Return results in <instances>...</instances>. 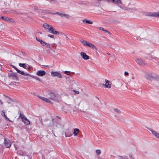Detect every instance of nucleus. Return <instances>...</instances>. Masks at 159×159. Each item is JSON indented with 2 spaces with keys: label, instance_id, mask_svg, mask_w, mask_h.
<instances>
[{
  "label": "nucleus",
  "instance_id": "f257e3e1",
  "mask_svg": "<svg viewBox=\"0 0 159 159\" xmlns=\"http://www.w3.org/2000/svg\"><path fill=\"white\" fill-rule=\"evenodd\" d=\"M43 26L46 31L47 32L57 35L59 34V33L58 31H55L54 30L53 27L51 25L45 23L43 24Z\"/></svg>",
  "mask_w": 159,
  "mask_h": 159
},
{
  "label": "nucleus",
  "instance_id": "f03ea898",
  "mask_svg": "<svg viewBox=\"0 0 159 159\" xmlns=\"http://www.w3.org/2000/svg\"><path fill=\"white\" fill-rule=\"evenodd\" d=\"M80 41L85 46H87L93 49H97L96 47L93 44L91 43L86 41L85 40L81 39Z\"/></svg>",
  "mask_w": 159,
  "mask_h": 159
},
{
  "label": "nucleus",
  "instance_id": "7ed1b4c3",
  "mask_svg": "<svg viewBox=\"0 0 159 159\" xmlns=\"http://www.w3.org/2000/svg\"><path fill=\"white\" fill-rule=\"evenodd\" d=\"M48 96L49 99L55 101H57L58 100V95L53 92L49 93L48 95Z\"/></svg>",
  "mask_w": 159,
  "mask_h": 159
},
{
  "label": "nucleus",
  "instance_id": "20e7f679",
  "mask_svg": "<svg viewBox=\"0 0 159 159\" xmlns=\"http://www.w3.org/2000/svg\"><path fill=\"white\" fill-rule=\"evenodd\" d=\"M134 60L136 63L139 65H146V63L145 61L139 57L135 58Z\"/></svg>",
  "mask_w": 159,
  "mask_h": 159
},
{
  "label": "nucleus",
  "instance_id": "39448f33",
  "mask_svg": "<svg viewBox=\"0 0 159 159\" xmlns=\"http://www.w3.org/2000/svg\"><path fill=\"white\" fill-rule=\"evenodd\" d=\"M146 16H149L152 17H157L159 18V12H146L145 13Z\"/></svg>",
  "mask_w": 159,
  "mask_h": 159
},
{
  "label": "nucleus",
  "instance_id": "423d86ee",
  "mask_svg": "<svg viewBox=\"0 0 159 159\" xmlns=\"http://www.w3.org/2000/svg\"><path fill=\"white\" fill-rule=\"evenodd\" d=\"M12 67L14 68L17 72V73L20 74H21L22 75L25 76H31L30 75L27 73H25L23 71H21L18 70L16 67L15 66L12 65Z\"/></svg>",
  "mask_w": 159,
  "mask_h": 159
},
{
  "label": "nucleus",
  "instance_id": "0eeeda50",
  "mask_svg": "<svg viewBox=\"0 0 159 159\" xmlns=\"http://www.w3.org/2000/svg\"><path fill=\"white\" fill-rule=\"evenodd\" d=\"M51 74L53 77H57L59 78L62 77L61 74L60 73L57 71H52Z\"/></svg>",
  "mask_w": 159,
  "mask_h": 159
},
{
  "label": "nucleus",
  "instance_id": "6e6552de",
  "mask_svg": "<svg viewBox=\"0 0 159 159\" xmlns=\"http://www.w3.org/2000/svg\"><path fill=\"white\" fill-rule=\"evenodd\" d=\"M4 143L5 146L7 148H9L11 145V143L10 140L5 139L4 141Z\"/></svg>",
  "mask_w": 159,
  "mask_h": 159
},
{
  "label": "nucleus",
  "instance_id": "1a4fd4ad",
  "mask_svg": "<svg viewBox=\"0 0 159 159\" xmlns=\"http://www.w3.org/2000/svg\"><path fill=\"white\" fill-rule=\"evenodd\" d=\"M54 14H57L59 15V16H60L62 17H66L67 19H68L69 17V15L66 14L64 12L62 13L57 12L54 13Z\"/></svg>",
  "mask_w": 159,
  "mask_h": 159
},
{
  "label": "nucleus",
  "instance_id": "9d476101",
  "mask_svg": "<svg viewBox=\"0 0 159 159\" xmlns=\"http://www.w3.org/2000/svg\"><path fill=\"white\" fill-rule=\"evenodd\" d=\"M39 97L41 100L46 102L47 103H49L51 104H52V102H51V101L49 100L50 99H49L48 98H45L40 96H39Z\"/></svg>",
  "mask_w": 159,
  "mask_h": 159
},
{
  "label": "nucleus",
  "instance_id": "9b49d317",
  "mask_svg": "<svg viewBox=\"0 0 159 159\" xmlns=\"http://www.w3.org/2000/svg\"><path fill=\"white\" fill-rule=\"evenodd\" d=\"M146 78L147 80L150 81H152L153 79H155V77L151 73L146 75Z\"/></svg>",
  "mask_w": 159,
  "mask_h": 159
},
{
  "label": "nucleus",
  "instance_id": "f8f14e48",
  "mask_svg": "<svg viewBox=\"0 0 159 159\" xmlns=\"http://www.w3.org/2000/svg\"><path fill=\"white\" fill-rule=\"evenodd\" d=\"M0 18H1L2 19L5 20V21H7L10 22H14V21L13 20V19L11 18H8L6 17L1 16L0 17Z\"/></svg>",
  "mask_w": 159,
  "mask_h": 159
},
{
  "label": "nucleus",
  "instance_id": "ddd939ff",
  "mask_svg": "<svg viewBox=\"0 0 159 159\" xmlns=\"http://www.w3.org/2000/svg\"><path fill=\"white\" fill-rule=\"evenodd\" d=\"M80 54L82 58L84 60H87L89 58V57L84 52H81Z\"/></svg>",
  "mask_w": 159,
  "mask_h": 159
},
{
  "label": "nucleus",
  "instance_id": "4468645a",
  "mask_svg": "<svg viewBox=\"0 0 159 159\" xmlns=\"http://www.w3.org/2000/svg\"><path fill=\"white\" fill-rule=\"evenodd\" d=\"M8 76L11 77L13 79L17 80L18 77L17 76L16 73H9L8 74Z\"/></svg>",
  "mask_w": 159,
  "mask_h": 159
},
{
  "label": "nucleus",
  "instance_id": "2eb2a0df",
  "mask_svg": "<svg viewBox=\"0 0 159 159\" xmlns=\"http://www.w3.org/2000/svg\"><path fill=\"white\" fill-rule=\"evenodd\" d=\"M105 84H103V85L106 88H110L111 87V82L107 80H105Z\"/></svg>",
  "mask_w": 159,
  "mask_h": 159
},
{
  "label": "nucleus",
  "instance_id": "dca6fc26",
  "mask_svg": "<svg viewBox=\"0 0 159 159\" xmlns=\"http://www.w3.org/2000/svg\"><path fill=\"white\" fill-rule=\"evenodd\" d=\"M149 130L152 133L153 135L155 136L156 138L158 139H159V133L157 132L154 131L151 129H149Z\"/></svg>",
  "mask_w": 159,
  "mask_h": 159
},
{
  "label": "nucleus",
  "instance_id": "f3484780",
  "mask_svg": "<svg viewBox=\"0 0 159 159\" xmlns=\"http://www.w3.org/2000/svg\"><path fill=\"white\" fill-rule=\"evenodd\" d=\"M37 74L39 76H42L46 74V72L44 70H40L37 72Z\"/></svg>",
  "mask_w": 159,
  "mask_h": 159
},
{
  "label": "nucleus",
  "instance_id": "a211bd4d",
  "mask_svg": "<svg viewBox=\"0 0 159 159\" xmlns=\"http://www.w3.org/2000/svg\"><path fill=\"white\" fill-rule=\"evenodd\" d=\"M144 57L147 59L151 58L153 59H155L156 58V57L153 56L151 54H146L144 56Z\"/></svg>",
  "mask_w": 159,
  "mask_h": 159
},
{
  "label": "nucleus",
  "instance_id": "6ab92c4d",
  "mask_svg": "<svg viewBox=\"0 0 159 159\" xmlns=\"http://www.w3.org/2000/svg\"><path fill=\"white\" fill-rule=\"evenodd\" d=\"M117 5L119 7H120L121 4H122L121 0H114V3Z\"/></svg>",
  "mask_w": 159,
  "mask_h": 159
},
{
  "label": "nucleus",
  "instance_id": "aec40b11",
  "mask_svg": "<svg viewBox=\"0 0 159 159\" xmlns=\"http://www.w3.org/2000/svg\"><path fill=\"white\" fill-rule=\"evenodd\" d=\"M82 21L84 23H87L89 24H92L93 23V21L86 19L83 20Z\"/></svg>",
  "mask_w": 159,
  "mask_h": 159
},
{
  "label": "nucleus",
  "instance_id": "412c9836",
  "mask_svg": "<svg viewBox=\"0 0 159 159\" xmlns=\"http://www.w3.org/2000/svg\"><path fill=\"white\" fill-rule=\"evenodd\" d=\"M80 132V130L79 129L77 128L75 129L74 130L73 134L74 136L77 135Z\"/></svg>",
  "mask_w": 159,
  "mask_h": 159
},
{
  "label": "nucleus",
  "instance_id": "4be33fe9",
  "mask_svg": "<svg viewBox=\"0 0 159 159\" xmlns=\"http://www.w3.org/2000/svg\"><path fill=\"white\" fill-rule=\"evenodd\" d=\"M1 115L2 116L4 117L6 120L10 121V120H9V119L5 115V112L4 111H2Z\"/></svg>",
  "mask_w": 159,
  "mask_h": 159
},
{
  "label": "nucleus",
  "instance_id": "5701e85b",
  "mask_svg": "<svg viewBox=\"0 0 159 159\" xmlns=\"http://www.w3.org/2000/svg\"><path fill=\"white\" fill-rule=\"evenodd\" d=\"M24 119L22 120V121L25 124L27 125H29L30 124V121L28 120L26 118H24Z\"/></svg>",
  "mask_w": 159,
  "mask_h": 159
},
{
  "label": "nucleus",
  "instance_id": "b1692460",
  "mask_svg": "<svg viewBox=\"0 0 159 159\" xmlns=\"http://www.w3.org/2000/svg\"><path fill=\"white\" fill-rule=\"evenodd\" d=\"M114 111L115 113L118 114H120L121 113V111L120 110L117 108H114Z\"/></svg>",
  "mask_w": 159,
  "mask_h": 159
},
{
  "label": "nucleus",
  "instance_id": "393cba45",
  "mask_svg": "<svg viewBox=\"0 0 159 159\" xmlns=\"http://www.w3.org/2000/svg\"><path fill=\"white\" fill-rule=\"evenodd\" d=\"M118 159H128L127 157L125 156H118L117 157Z\"/></svg>",
  "mask_w": 159,
  "mask_h": 159
},
{
  "label": "nucleus",
  "instance_id": "a878e982",
  "mask_svg": "<svg viewBox=\"0 0 159 159\" xmlns=\"http://www.w3.org/2000/svg\"><path fill=\"white\" fill-rule=\"evenodd\" d=\"M19 66L20 67H22L25 69H26L27 66L25 63H20L19 64Z\"/></svg>",
  "mask_w": 159,
  "mask_h": 159
},
{
  "label": "nucleus",
  "instance_id": "bb28decb",
  "mask_svg": "<svg viewBox=\"0 0 159 159\" xmlns=\"http://www.w3.org/2000/svg\"><path fill=\"white\" fill-rule=\"evenodd\" d=\"M43 46L47 48H51L50 45L49 43H47L44 42V44H43Z\"/></svg>",
  "mask_w": 159,
  "mask_h": 159
},
{
  "label": "nucleus",
  "instance_id": "cd10ccee",
  "mask_svg": "<svg viewBox=\"0 0 159 159\" xmlns=\"http://www.w3.org/2000/svg\"><path fill=\"white\" fill-rule=\"evenodd\" d=\"M36 39L37 41H39L40 43L43 45V44H44V42L43 41H42V40L39 39V38L37 37L36 38Z\"/></svg>",
  "mask_w": 159,
  "mask_h": 159
},
{
  "label": "nucleus",
  "instance_id": "c85d7f7f",
  "mask_svg": "<svg viewBox=\"0 0 159 159\" xmlns=\"http://www.w3.org/2000/svg\"><path fill=\"white\" fill-rule=\"evenodd\" d=\"M119 7L121 9L125 11H128L129 9L128 7H122L121 5H120V7Z\"/></svg>",
  "mask_w": 159,
  "mask_h": 159
},
{
  "label": "nucleus",
  "instance_id": "c756f323",
  "mask_svg": "<svg viewBox=\"0 0 159 159\" xmlns=\"http://www.w3.org/2000/svg\"><path fill=\"white\" fill-rule=\"evenodd\" d=\"M38 12L39 14L42 13H45L46 11L43 10H39Z\"/></svg>",
  "mask_w": 159,
  "mask_h": 159
},
{
  "label": "nucleus",
  "instance_id": "7c9ffc66",
  "mask_svg": "<svg viewBox=\"0 0 159 159\" xmlns=\"http://www.w3.org/2000/svg\"><path fill=\"white\" fill-rule=\"evenodd\" d=\"M31 75V77H32V78H34L35 80H38V81H41V80L39 77H36V76H32Z\"/></svg>",
  "mask_w": 159,
  "mask_h": 159
},
{
  "label": "nucleus",
  "instance_id": "2f4dec72",
  "mask_svg": "<svg viewBox=\"0 0 159 159\" xmlns=\"http://www.w3.org/2000/svg\"><path fill=\"white\" fill-rule=\"evenodd\" d=\"M65 135L66 137H69L72 135V134L71 133H66L65 134Z\"/></svg>",
  "mask_w": 159,
  "mask_h": 159
},
{
  "label": "nucleus",
  "instance_id": "473e14b6",
  "mask_svg": "<svg viewBox=\"0 0 159 159\" xmlns=\"http://www.w3.org/2000/svg\"><path fill=\"white\" fill-rule=\"evenodd\" d=\"M96 152L97 154L98 155L100 154L101 153V150H98V149L96 150Z\"/></svg>",
  "mask_w": 159,
  "mask_h": 159
},
{
  "label": "nucleus",
  "instance_id": "72a5a7b5",
  "mask_svg": "<svg viewBox=\"0 0 159 159\" xmlns=\"http://www.w3.org/2000/svg\"><path fill=\"white\" fill-rule=\"evenodd\" d=\"M20 117H21L22 120L24 119V118H26L25 116L24 115L21 114H20Z\"/></svg>",
  "mask_w": 159,
  "mask_h": 159
},
{
  "label": "nucleus",
  "instance_id": "f704fd0d",
  "mask_svg": "<svg viewBox=\"0 0 159 159\" xmlns=\"http://www.w3.org/2000/svg\"><path fill=\"white\" fill-rule=\"evenodd\" d=\"M106 1L108 2H111L113 4L114 0H106Z\"/></svg>",
  "mask_w": 159,
  "mask_h": 159
},
{
  "label": "nucleus",
  "instance_id": "c9c22d12",
  "mask_svg": "<svg viewBox=\"0 0 159 159\" xmlns=\"http://www.w3.org/2000/svg\"><path fill=\"white\" fill-rule=\"evenodd\" d=\"M129 156L130 158V159H134V158L131 154H129Z\"/></svg>",
  "mask_w": 159,
  "mask_h": 159
},
{
  "label": "nucleus",
  "instance_id": "e433bc0d",
  "mask_svg": "<svg viewBox=\"0 0 159 159\" xmlns=\"http://www.w3.org/2000/svg\"><path fill=\"white\" fill-rule=\"evenodd\" d=\"M64 73L68 75H70V72L68 71H65L64 72Z\"/></svg>",
  "mask_w": 159,
  "mask_h": 159
},
{
  "label": "nucleus",
  "instance_id": "4c0bfd02",
  "mask_svg": "<svg viewBox=\"0 0 159 159\" xmlns=\"http://www.w3.org/2000/svg\"><path fill=\"white\" fill-rule=\"evenodd\" d=\"M124 74H125V76H127L129 75V73L127 72H126V71H125V72H124Z\"/></svg>",
  "mask_w": 159,
  "mask_h": 159
},
{
  "label": "nucleus",
  "instance_id": "58836bf2",
  "mask_svg": "<svg viewBox=\"0 0 159 159\" xmlns=\"http://www.w3.org/2000/svg\"><path fill=\"white\" fill-rule=\"evenodd\" d=\"M11 11V13H18L16 11H14V10H12V11Z\"/></svg>",
  "mask_w": 159,
  "mask_h": 159
},
{
  "label": "nucleus",
  "instance_id": "ea45409f",
  "mask_svg": "<svg viewBox=\"0 0 159 159\" xmlns=\"http://www.w3.org/2000/svg\"><path fill=\"white\" fill-rule=\"evenodd\" d=\"M48 36L49 37H50L51 38H53L54 37V36L53 35H51V34H48Z\"/></svg>",
  "mask_w": 159,
  "mask_h": 159
},
{
  "label": "nucleus",
  "instance_id": "a19ab883",
  "mask_svg": "<svg viewBox=\"0 0 159 159\" xmlns=\"http://www.w3.org/2000/svg\"><path fill=\"white\" fill-rule=\"evenodd\" d=\"M103 31L105 32L106 33H108L109 34H110V33L107 30H104Z\"/></svg>",
  "mask_w": 159,
  "mask_h": 159
},
{
  "label": "nucleus",
  "instance_id": "79ce46f5",
  "mask_svg": "<svg viewBox=\"0 0 159 159\" xmlns=\"http://www.w3.org/2000/svg\"><path fill=\"white\" fill-rule=\"evenodd\" d=\"M98 28L100 30H102L103 31H104V30L103 28L102 27H98Z\"/></svg>",
  "mask_w": 159,
  "mask_h": 159
},
{
  "label": "nucleus",
  "instance_id": "37998d69",
  "mask_svg": "<svg viewBox=\"0 0 159 159\" xmlns=\"http://www.w3.org/2000/svg\"><path fill=\"white\" fill-rule=\"evenodd\" d=\"M73 91L76 93L77 94H79V92L76 91V90H73Z\"/></svg>",
  "mask_w": 159,
  "mask_h": 159
},
{
  "label": "nucleus",
  "instance_id": "c03bdc74",
  "mask_svg": "<svg viewBox=\"0 0 159 159\" xmlns=\"http://www.w3.org/2000/svg\"><path fill=\"white\" fill-rule=\"evenodd\" d=\"M34 9L35 10H38V7L36 6H35L34 7Z\"/></svg>",
  "mask_w": 159,
  "mask_h": 159
},
{
  "label": "nucleus",
  "instance_id": "a18cd8bd",
  "mask_svg": "<svg viewBox=\"0 0 159 159\" xmlns=\"http://www.w3.org/2000/svg\"><path fill=\"white\" fill-rule=\"evenodd\" d=\"M27 69H28V70H30V69H31V67L30 66H28L27 68Z\"/></svg>",
  "mask_w": 159,
  "mask_h": 159
},
{
  "label": "nucleus",
  "instance_id": "49530a36",
  "mask_svg": "<svg viewBox=\"0 0 159 159\" xmlns=\"http://www.w3.org/2000/svg\"><path fill=\"white\" fill-rule=\"evenodd\" d=\"M102 0H97L98 3H99L101 1H102Z\"/></svg>",
  "mask_w": 159,
  "mask_h": 159
},
{
  "label": "nucleus",
  "instance_id": "de8ad7c7",
  "mask_svg": "<svg viewBox=\"0 0 159 159\" xmlns=\"http://www.w3.org/2000/svg\"><path fill=\"white\" fill-rule=\"evenodd\" d=\"M66 107H67V106H69V107L70 106V105L67 104H66Z\"/></svg>",
  "mask_w": 159,
  "mask_h": 159
},
{
  "label": "nucleus",
  "instance_id": "09e8293b",
  "mask_svg": "<svg viewBox=\"0 0 159 159\" xmlns=\"http://www.w3.org/2000/svg\"><path fill=\"white\" fill-rule=\"evenodd\" d=\"M25 79H26L27 80H28V78H27V77L25 78Z\"/></svg>",
  "mask_w": 159,
  "mask_h": 159
},
{
  "label": "nucleus",
  "instance_id": "8fccbe9b",
  "mask_svg": "<svg viewBox=\"0 0 159 159\" xmlns=\"http://www.w3.org/2000/svg\"><path fill=\"white\" fill-rule=\"evenodd\" d=\"M1 104H2V102H1Z\"/></svg>",
  "mask_w": 159,
  "mask_h": 159
},
{
  "label": "nucleus",
  "instance_id": "3c124183",
  "mask_svg": "<svg viewBox=\"0 0 159 159\" xmlns=\"http://www.w3.org/2000/svg\"><path fill=\"white\" fill-rule=\"evenodd\" d=\"M66 38L67 39H68V37H67V36H66Z\"/></svg>",
  "mask_w": 159,
  "mask_h": 159
}]
</instances>
